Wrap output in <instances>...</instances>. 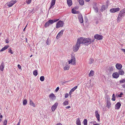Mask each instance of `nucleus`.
I'll return each mask as SVG.
<instances>
[{
  "instance_id": "obj_41",
  "label": "nucleus",
  "mask_w": 125,
  "mask_h": 125,
  "mask_svg": "<svg viewBox=\"0 0 125 125\" xmlns=\"http://www.w3.org/2000/svg\"><path fill=\"white\" fill-rule=\"evenodd\" d=\"M40 80L41 81H43L44 79V76H41L40 78Z\"/></svg>"
},
{
  "instance_id": "obj_35",
  "label": "nucleus",
  "mask_w": 125,
  "mask_h": 125,
  "mask_svg": "<svg viewBox=\"0 0 125 125\" xmlns=\"http://www.w3.org/2000/svg\"><path fill=\"white\" fill-rule=\"evenodd\" d=\"M68 102L67 101H64L63 103V105L65 106H66L68 105Z\"/></svg>"
},
{
  "instance_id": "obj_24",
  "label": "nucleus",
  "mask_w": 125,
  "mask_h": 125,
  "mask_svg": "<svg viewBox=\"0 0 125 125\" xmlns=\"http://www.w3.org/2000/svg\"><path fill=\"white\" fill-rule=\"evenodd\" d=\"M68 5L69 7L71 6L72 4L71 0H67Z\"/></svg>"
},
{
  "instance_id": "obj_38",
  "label": "nucleus",
  "mask_w": 125,
  "mask_h": 125,
  "mask_svg": "<svg viewBox=\"0 0 125 125\" xmlns=\"http://www.w3.org/2000/svg\"><path fill=\"white\" fill-rule=\"evenodd\" d=\"M112 97H113L111 99L113 101H115V97L114 94H113Z\"/></svg>"
},
{
  "instance_id": "obj_9",
  "label": "nucleus",
  "mask_w": 125,
  "mask_h": 125,
  "mask_svg": "<svg viewBox=\"0 0 125 125\" xmlns=\"http://www.w3.org/2000/svg\"><path fill=\"white\" fill-rule=\"evenodd\" d=\"M94 37L95 39L98 40H101L102 39L103 37L102 35L96 34L95 35Z\"/></svg>"
},
{
  "instance_id": "obj_48",
  "label": "nucleus",
  "mask_w": 125,
  "mask_h": 125,
  "mask_svg": "<svg viewBox=\"0 0 125 125\" xmlns=\"http://www.w3.org/2000/svg\"><path fill=\"white\" fill-rule=\"evenodd\" d=\"M68 94L67 93H66L65 94V98H66L68 97Z\"/></svg>"
},
{
  "instance_id": "obj_46",
  "label": "nucleus",
  "mask_w": 125,
  "mask_h": 125,
  "mask_svg": "<svg viewBox=\"0 0 125 125\" xmlns=\"http://www.w3.org/2000/svg\"><path fill=\"white\" fill-rule=\"evenodd\" d=\"M7 120H5L3 122V125H7Z\"/></svg>"
},
{
  "instance_id": "obj_5",
  "label": "nucleus",
  "mask_w": 125,
  "mask_h": 125,
  "mask_svg": "<svg viewBox=\"0 0 125 125\" xmlns=\"http://www.w3.org/2000/svg\"><path fill=\"white\" fill-rule=\"evenodd\" d=\"M84 41L85 38L81 37L78 39L77 42L80 45L81 44L84 43Z\"/></svg>"
},
{
  "instance_id": "obj_50",
  "label": "nucleus",
  "mask_w": 125,
  "mask_h": 125,
  "mask_svg": "<svg viewBox=\"0 0 125 125\" xmlns=\"http://www.w3.org/2000/svg\"><path fill=\"white\" fill-rule=\"evenodd\" d=\"M18 67L20 69H21V67L20 64H18Z\"/></svg>"
},
{
  "instance_id": "obj_10",
  "label": "nucleus",
  "mask_w": 125,
  "mask_h": 125,
  "mask_svg": "<svg viewBox=\"0 0 125 125\" xmlns=\"http://www.w3.org/2000/svg\"><path fill=\"white\" fill-rule=\"evenodd\" d=\"M120 9L119 8H112L110 10V11L111 13H115V12L119 11Z\"/></svg>"
},
{
  "instance_id": "obj_61",
  "label": "nucleus",
  "mask_w": 125,
  "mask_h": 125,
  "mask_svg": "<svg viewBox=\"0 0 125 125\" xmlns=\"http://www.w3.org/2000/svg\"><path fill=\"white\" fill-rule=\"evenodd\" d=\"M97 124H98L97 123ZM93 125H99L98 124H94Z\"/></svg>"
},
{
  "instance_id": "obj_22",
  "label": "nucleus",
  "mask_w": 125,
  "mask_h": 125,
  "mask_svg": "<svg viewBox=\"0 0 125 125\" xmlns=\"http://www.w3.org/2000/svg\"><path fill=\"white\" fill-rule=\"evenodd\" d=\"M93 6V8L95 10V11L96 12H98V9L96 6V4L94 3Z\"/></svg>"
},
{
  "instance_id": "obj_53",
  "label": "nucleus",
  "mask_w": 125,
  "mask_h": 125,
  "mask_svg": "<svg viewBox=\"0 0 125 125\" xmlns=\"http://www.w3.org/2000/svg\"><path fill=\"white\" fill-rule=\"evenodd\" d=\"M121 50L122 51L124 52L125 54V49H122Z\"/></svg>"
},
{
  "instance_id": "obj_45",
  "label": "nucleus",
  "mask_w": 125,
  "mask_h": 125,
  "mask_svg": "<svg viewBox=\"0 0 125 125\" xmlns=\"http://www.w3.org/2000/svg\"><path fill=\"white\" fill-rule=\"evenodd\" d=\"M8 52L9 53H10L11 54H12L13 53V51L11 50L10 48L9 50L8 51Z\"/></svg>"
},
{
  "instance_id": "obj_32",
  "label": "nucleus",
  "mask_w": 125,
  "mask_h": 125,
  "mask_svg": "<svg viewBox=\"0 0 125 125\" xmlns=\"http://www.w3.org/2000/svg\"><path fill=\"white\" fill-rule=\"evenodd\" d=\"M70 68V67L69 66L67 65L66 66H65L64 67V70H68Z\"/></svg>"
},
{
  "instance_id": "obj_56",
  "label": "nucleus",
  "mask_w": 125,
  "mask_h": 125,
  "mask_svg": "<svg viewBox=\"0 0 125 125\" xmlns=\"http://www.w3.org/2000/svg\"><path fill=\"white\" fill-rule=\"evenodd\" d=\"M20 121L18 123L17 125H20Z\"/></svg>"
},
{
  "instance_id": "obj_51",
  "label": "nucleus",
  "mask_w": 125,
  "mask_h": 125,
  "mask_svg": "<svg viewBox=\"0 0 125 125\" xmlns=\"http://www.w3.org/2000/svg\"><path fill=\"white\" fill-rule=\"evenodd\" d=\"M71 108V106H68L65 107V108L66 109H68L70 108Z\"/></svg>"
},
{
  "instance_id": "obj_58",
  "label": "nucleus",
  "mask_w": 125,
  "mask_h": 125,
  "mask_svg": "<svg viewBox=\"0 0 125 125\" xmlns=\"http://www.w3.org/2000/svg\"><path fill=\"white\" fill-rule=\"evenodd\" d=\"M122 86L123 87L125 88V84H123L122 85Z\"/></svg>"
},
{
  "instance_id": "obj_18",
  "label": "nucleus",
  "mask_w": 125,
  "mask_h": 125,
  "mask_svg": "<svg viewBox=\"0 0 125 125\" xmlns=\"http://www.w3.org/2000/svg\"><path fill=\"white\" fill-rule=\"evenodd\" d=\"M121 105V104L120 102H118L115 105V109H119L120 108Z\"/></svg>"
},
{
  "instance_id": "obj_11",
  "label": "nucleus",
  "mask_w": 125,
  "mask_h": 125,
  "mask_svg": "<svg viewBox=\"0 0 125 125\" xmlns=\"http://www.w3.org/2000/svg\"><path fill=\"white\" fill-rule=\"evenodd\" d=\"M56 0H52L51 4L50 5V7L49 9V10L52 8H53L54 6L55 5V3Z\"/></svg>"
},
{
  "instance_id": "obj_63",
  "label": "nucleus",
  "mask_w": 125,
  "mask_h": 125,
  "mask_svg": "<svg viewBox=\"0 0 125 125\" xmlns=\"http://www.w3.org/2000/svg\"><path fill=\"white\" fill-rule=\"evenodd\" d=\"M90 0H85L86 2H89Z\"/></svg>"
},
{
  "instance_id": "obj_8",
  "label": "nucleus",
  "mask_w": 125,
  "mask_h": 125,
  "mask_svg": "<svg viewBox=\"0 0 125 125\" xmlns=\"http://www.w3.org/2000/svg\"><path fill=\"white\" fill-rule=\"evenodd\" d=\"M50 99L52 100H55L56 98V97L53 93L50 94L49 95Z\"/></svg>"
},
{
  "instance_id": "obj_57",
  "label": "nucleus",
  "mask_w": 125,
  "mask_h": 125,
  "mask_svg": "<svg viewBox=\"0 0 125 125\" xmlns=\"http://www.w3.org/2000/svg\"><path fill=\"white\" fill-rule=\"evenodd\" d=\"M77 87V86H76L75 87H74L73 88L75 90L76 89Z\"/></svg>"
},
{
  "instance_id": "obj_16",
  "label": "nucleus",
  "mask_w": 125,
  "mask_h": 125,
  "mask_svg": "<svg viewBox=\"0 0 125 125\" xmlns=\"http://www.w3.org/2000/svg\"><path fill=\"white\" fill-rule=\"evenodd\" d=\"M78 18L80 23H82L83 22V18L82 14H80L79 15Z\"/></svg>"
},
{
  "instance_id": "obj_42",
  "label": "nucleus",
  "mask_w": 125,
  "mask_h": 125,
  "mask_svg": "<svg viewBox=\"0 0 125 125\" xmlns=\"http://www.w3.org/2000/svg\"><path fill=\"white\" fill-rule=\"evenodd\" d=\"M114 67L113 66H110L109 68V70L110 71H112L114 70Z\"/></svg>"
},
{
  "instance_id": "obj_3",
  "label": "nucleus",
  "mask_w": 125,
  "mask_h": 125,
  "mask_svg": "<svg viewBox=\"0 0 125 125\" xmlns=\"http://www.w3.org/2000/svg\"><path fill=\"white\" fill-rule=\"evenodd\" d=\"M71 56V59L68 61L69 64L71 63L72 64L74 65L76 63L75 58L73 55H72Z\"/></svg>"
},
{
  "instance_id": "obj_44",
  "label": "nucleus",
  "mask_w": 125,
  "mask_h": 125,
  "mask_svg": "<svg viewBox=\"0 0 125 125\" xmlns=\"http://www.w3.org/2000/svg\"><path fill=\"white\" fill-rule=\"evenodd\" d=\"M46 43L48 45H49L50 44V42L48 39L47 40Z\"/></svg>"
},
{
  "instance_id": "obj_15",
  "label": "nucleus",
  "mask_w": 125,
  "mask_h": 125,
  "mask_svg": "<svg viewBox=\"0 0 125 125\" xmlns=\"http://www.w3.org/2000/svg\"><path fill=\"white\" fill-rule=\"evenodd\" d=\"M59 20V19H54V20H49L48 21V23H49V24H50V25L52 24L53 23H54V22L57 21L58 20Z\"/></svg>"
},
{
  "instance_id": "obj_29",
  "label": "nucleus",
  "mask_w": 125,
  "mask_h": 125,
  "mask_svg": "<svg viewBox=\"0 0 125 125\" xmlns=\"http://www.w3.org/2000/svg\"><path fill=\"white\" fill-rule=\"evenodd\" d=\"M9 47V46L8 45L5 46L0 50V52H2L6 50Z\"/></svg>"
},
{
  "instance_id": "obj_2",
  "label": "nucleus",
  "mask_w": 125,
  "mask_h": 125,
  "mask_svg": "<svg viewBox=\"0 0 125 125\" xmlns=\"http://www.w3.org/2000/svg\"><path fill=\"white\" fill-rule=\"evenodd\" d=\"M94 39L91 40L89 38H85L84 43L87 45L90 44L91 43L94 42Z\"/></svg>"
},
{
  "instance_id": "obj_27",
  "label": "nucleus",
  "mask_w": 125,
  "mask_h": 125,
  "mask_svg": "<svg viewBox=\"0 0 125 125\" xmlns=\"http://www.w3.org/2000/svg\"><path fill=\"white\" fill-rule=\"evenodd\" d=\"M76 124L77 125H81V122L79 118L77 119Z\"/></svg>"
},
{
  "instance_id": "obj_23",
  "label": "nucleus",
  "mask_w": 125,
  "mask_h": 125,
  "mask_svg": "<svg viewBox=\"0 0 125 125\" xmlns=\"http://www.w3.org/2000/svg\"><path fill=\"white\" fill-rule=\"evenodd\" d=\"M119 70V71L118 72V73H119V75H123L124 74V72L123 70V69H121V70Z\"/></svg>"
},
{
  "instance_id": "obj_7",
  "label": "nucleus",
  "mask_w": 125,
  "mask_h": 125,
  "mask_svg": "<svg viewBox=\"0 0 125 125\" xmlns=\"http://www.w3.org/2000/svg\"><path fill=\"white\" fill-rule=\"evenodd\" d=\"M17 2L16 0H11L9 2L6 3L7 5L9 7H11Z\"/></svg>"
},
{
  "instance_id": "obj_37",
  "label": "nucleus",
  "mask_w": 125,
  "mask_h": 125,
  "mask_svg": "<svg viewBox=\"0 0 125 125\" xmlns=\"http://www.w3.org/2000/svg\"><path fill=\"white\" fill-rule=\"evenodd\" d=\"M33 75L35 76H36L38 74V72L37 70L34 71L33 72Z\"/></svg>"
},
{
  "instance_id": "obj_43",
  "label": "nucleus",
  "mask_w": 125,
  "mask_h": 125,
  "mask_svg": "<svg viewBox=\"0 0 125 125\" xmlns=\"http://www.w3.org/2000/svg\"><path fill=\"white\" fill-rule=\"evenodd\" d=\"M120 83H125V79H123L120 80Z\"/></svg>"
},
{
  "instance_id": "obj_28",
  "label": "nucleus",
  "mask_w": 125,
  "mask_h": 125,
  "mask_svg": "<svg viewBox=\"0 0 125 125\" xmlns=\"http://www.w3.org/2000/svg\"><path fill=\"white\" fill-rule=\"evenodd\" d=\"M94 71L92 70H91L89 74V76L90 77L91 76H93L94 75Z\"/></svg>"
},
{
  "instance_id": "obj_30",
  "label": "nucleus",
  "mask_w": 125,
  "mask_h": 125,
  "mask_svg": "<svg viewBox=\"0 0 125 125\" xmlns=\"http://www.w3.org/2000/svg\"><path fill=\"white\" fill-rule=\"evenodd\" d=\"M79 2L80 5H84V2L83 0H78Z\"/></svg>"
},
{
  "instance_id": "obj_36",
  "label": "nucleus",
  "mask_w": 125,
  "mask_h": 125,
  "mask_svg": "<svg viewBox=\"0 0 125 125\" xmlns=\"http://www.w3.org/2000/svg\"><path fill=\"white\" fill-rule=\"evenodd\" d=\"M83 123L84 125H87V121L86 119H84L83 121Z\"/></svg>"
},
{
  "instance_id": "obj_59",
  "label": "nucleus",
  "mask_w": 125,
  "mask_h": 125,
  "mask_svg": "<svg viewBox=\"0 0 125 125\" xmlns=\"http://www.w3.org/2000/svg\"><path fill=\"white\" fill-rule=\"evenodd\" d=\"M72 92L71 91H70V92H69V94L70 95H71L72 94Z\"/></svg>"
},
{
  "instance_id": "obj_14",
  "label": "nucleus",
  "mask_w": 125,
  "mask_h": 125,
  "mask_svg": "<svg viewBox=\"0 0 125 125\" xmlns=\"http://www.w3.org/2000/svg\"><path fill=\"white\" fill-rule=\"evenodd\" d=\"M58 105V103L56 102L52 107V111H55Z\"/></svg>"
},
{
  "instance_id": "obj_13",
  "label": "nucleus",
  "mask_w": 125,
  "mask_h": 125,
  "mask_svg": "<svg viewBox=\"0 0 125 125\" xmlns=\"http://www.w3.org/2000/svg\"><path fill=\"white\" fill-rule=\"evenodd\" d=\"M64 30H62L58 33L56 37L57 39H59L62 36Z\"/></svg>"
},
{
  "instance_id": "obj_31",
  "label": "nucleus",
  "mask_w": 125,
  "mask_h": 125,
  "mask_svg": "<svg viewBox=\"0 0 125 125\" xmlns=\"http://www.w3.org/2000/svg\"><path fill=\"white\" fill-rule=\"evenodd\" d=\"M105 6L104 5H103L101 7V9H100L101 11L102 12L105 10Z\"/></svg>"
},
{
  "instance_id": "obj_39",
  "label": "nucleus",
  "mask_w": 125,
  "mask_h": 125,
  "mask_svg": "<svg viewBox=\"0 0 125 125\" xmlns=\"http://www.w3.org/2000/svg\"><path fill=\"white\" fill-rule=\"evenodd\" d=\"M27 103V101L26 99L23 101V105H25Z\"/></svg>"
},
{
  "instance_id": "obj_25",
  "label": "nucleus",
  "mask_w": 125,
  "mask_h": 125,
  "mask_svg": "<svg viewBox=\"0 0 125 125\" xmlns=\"http://www.w3.org/2000/svg\"><path fill=\"white\" fill-rule=\"evenodd\" d=\"M72 12L73 14H78L79 13V11H76L73 9L72 10Z\"/></svg>"
},
{
  "instance_id": "obj_47",
  "label": "nucleus",
  "mask_w": 125,
  "mask_h": 125,
  "mask_svg": "<svg viewBox=\"0 0 125 125\" xmlns=\"http://www.w3.org/2000/svg\"><path fill=\"white\" fill-rule=\"evenodd\" d=\"M123 94L121 92L120 94L118 95V96L119 97H122V95Z\"/></svg>"
},
{
  "instance_id": "obj_62",
  "label": "nucleus",
  "mask_w": 125,
  "mask_h": 125,
  "mask_svg": "<svg viewBox=\"0 0 125 125\" xmlns=\"http://www.w3.org/2000/svg\"><path fill=\"white\" fill-rule=\"evenodd\" d=\"M2 115H0V118H2Z\"/></svg>"
},
{
  "instance_id": "obj_20",
  "label": "nucleus",
  "mask_w": 125,
  "mask_h": 125,
  "mask_svg": "<svg viewBox=\"0 0 125 125\" xmlns=\"http://www.w3.org/2000/svg\"><path fill=\"white\" fill-rule=\"evenodd\" d=\"M95 115L96 117L98 120L99 121H100V115L98 114V112L97 111H96L95 112Z\"/></svg>"
},
{
  "instance_id": "obj_1",
  "label": "nucleus",
  "mask_w": 125,
  "mask_h": 125,
  "mask_svg": "<svg viewBox=\"0 0 125 125\" xmlns=\"http://www.w3.org/2000/svg\"><path fill=\"white\" fill-rule=\"evenodd\" d=\"M125 15V8L123 9L119 13L117 19V21L119 22Z\"/></svg>"
},
{
  "instance_id": "obj_60",
  "label": "nucleus",
  "mask_w": 125,
  "mask_h": 125,
  "mask_svg": "<svg viewBox=\"0 0 125 125\" xmlns=\"http://www.w3.org/2000/svg\"><path fill=\"white\" fill-rule=\"evenodd\" d=\"M27 25L24 28V29H23V31H25V28H26V27H27Z\"/></svg>"
},
{
  "instance_id": "obj_54",
  "label": "nucleus",
  "mask_w": 125,
  "mask_h": 125,
  "mask_svg": "<svg viewBox=\"0 0 125 125\" xmlns=\"http://www.w3.org/2000/svg\"><path fill=\"white\" fill-rule=\"evenodd\" d=\"M75 90L73 88L70 91H71V92H73Z\"/></svg>"
},
{
  "instance_id": "obj_12",
  "label": "nucleus",
  "mask_w": 125,
  "mask_h": 125,
  "mask_svg": "<svg viewBox=\"0 0 125 125\" xmlns=\"http://www.w3.org/2000/svg\"><path fill=\"white\" fill-rule=\"evenodd\" d=\"M118 73L115 72L112 75L113 77L114 78L117 79L119 77V75Z\"/></svg>"
},
{
  "instance_id": "obj_6",
  "label": "nucleus",
  "mask_w": 125,
  "mask_h": 125,
  "mask_svg": "<svg viewBox=\"0 0 125 125\" xmlns=\"http://www.w3.org/2000/svg\"><path fill=\"white\" fill-rule=\"evenodd\" d=\"M80 45L77 42L75 46H74L73 47V51L74 52H77L79 49Z\"/></svg>"
},
{
  "instance_id": "obj_26",
  "label": "nucleus",
  "mask_w": 125,
  "mask_h": 125,
  "mask_svg": "<svg viewBox=\"0 0 125 125\" xmlns=\"http://www.w3.org/2000/svg\"><path fill=\"white\" fill-rule=\"evenodd\" d=\"M29 100L30 105L33 106V107H35V105L34 103H33L31 99H30Z\"/></svg>"
},
{
  "instance_id": "obj_17",
  "label": "nucleus",
  "mask_w": 125,
  "mask_h": 125,
  "mask_svg": "<svg viewBox=\"0 0 125 125\" xmlns=\"http://www.w3.org/2000/svg\"><path fill=\"white\" fill-rule=\"evenodd\" d=\"M116 68L118 70H121L122 67V64L120 63H117L115 65Z\"/></svg>"
},
{
  "instance_id": "obj_49",
  "label": "nucleus",
  "mask_w": 125,
  "mask_h": 125,
  "mask_svg": "<svg viewBox=\"0 0 125 125\" xmlns=\"http://www.w3.org/2000/svg\"><path fill=\"white\" fill-rule=\"evenodd\" d=\"M59 89V87H57L55 90V91L56 92H57Z\"/></svg>"
},
{
  "instance_id": "obj_33",
  "label": "nucleus",
  "mask_w": 125,
  "mask_h": 125,
  "mask_svg": "<svg viewBox=\"0 0 125 125\" xmlns=\"http://www.w3.org/2000/svg\"><path fill=\"white\" fill-rule=\"evenodd\" d=\"M94 62V60L92 58H90V59L89 63V64H91L93 63Z\"/></svg>"
},
{
  "instance_id": "obj_19",
  "label": "nucleus",
  "mask_w": 125,
  "mask_h": 125,
  "mask_svg": "<svg viewBox=\"0 0 125 125\" xmlns=\"http://www.w3.org/2000/svg\"><path fill=\"white\" fill-rule=\"evenodd\" d=\"M111 103L110 102L109 100H107L106 107L108 108H109L111 107Z\"/></svg>"
},
{
  "instance_id": "obj_64",
  "label": "nucleus",
  "mask_w": 125,
  "mask_h": 125,
  "mask_svg": "<svg viewBox=\"0 0 125 125\" xmlns=\"http://www.w3.org/2000/svg\"><path fill=\"white\" fill-rule=\"evenodd\" d=\"M69 81H65V82H64L63 83H67Z\"/></svg>"
},
{
  "instance_id": "obj_4",
  "label": "nucleus",
  "mask_w": 125,
  "mask_h": 125,
  "mask_svg": "<svg viewBox=\"0 0 125 125\" xmlns=\"http://www.w3.org/2000/svg\"><path fill=\"white\" fill-rule=\"evenodd\" d=\"M64 23L63 21H60L57 22L56 25V28H58L60 27H62L63 26Z\"/></svg>"
},
{
  "instance_id": "obj_21",
  "label": "nucleus",
  "mask_w": 125,
  "mask_h": 125,
  "mask_svg": "<svg viewBox=\"0 0 125 125\" xmlns=\"http://www.w3.org/2000/svg\"><path fill=\"white\" fill-rule=\"evenodd\" d=\"M5 66L4 63L2 62L0 66V70L2 71L3 70V69Z\"/></svg>"
},
{
  "instance_id": "obj_55",
  "label": "nucleus",
  "mask_w": 125,
  "mask_h": 125,
  "mask_svg": "<svg viewBox=\"0 0 125 125\" xmlns=\"http://www.w3.org/2000/svg\"><path fill=\"white\" fill-rule=\"evenodd\" d=\"M56 125H62L60 123H58Z\"/></svg>"
},
{
  "instance_id": "obj_40",
  "label": "nucleus",
  "mask_w": 125,
  "mask_h": 125,
  "mask_svg": "<svg viewBox=\"0 0 125 125\" xmlns=\"http://www.w3.org/2000/svg\"><path fill=\"white\" fill-rule=\"evenodd\" d=\"M32 0H26V2L27 4H30Z\"/></svg>"
},
{
  "instance_id": "obj_34",
  "label": "nucleus",
  "mask_w": 125,
  "mask_h": 125,
  "mask_svg": "<svg viewBox=\"0 0 125 125\" xmlns=\"http://www.w3.org/2000/svg\"><path fill=\"white\" fill-rule=\"evenodd\" d=\"M50 24H49L48 22L47 21L45 24L44 26L45 28H47L49 26Z\"/></svg>"
},
{
  "instance_id": "obj_52",
  "label": "nucleus",
  "mask_w": 125,
  "mask_h": 125,
  "mask_svg": "<svg viewBox=\"0 0 125 125\" xmlns=\"http://www.w3.org/2000/svg\"><path fill=\"white\" fill-rule=\"evenodd\" d=\"M5 42L6 43H7L9 42V41H8V39H6L5 40Z\"/></svg>"
}]
</instances>
